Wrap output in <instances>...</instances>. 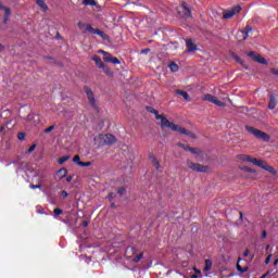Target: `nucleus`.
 Listing matches in <instances>:
<instances>
[{
  "label": "nucleus",
  "instance_id": "1",
  "mask_svg": "<svg viewBox=\"0 0 278 278\" xmlns=\"http://www.w3.org/2000/svg\"><path fill=\"white\" fill-rule=\"evenodd\" d=\"M148 111L155 115L156 121H161L162 128L168 127L169 129H172V131H177L181 136H188L192 140L197 139V135L184 127H180L179 125L172 123L170 121H168V118H166V116L160 115V112H157V110L153 108H148Z\"/></svg>",
  "mask_w": 278,
  "mask_h": 278
},
{
  "label": "nucleus",
  "instance_id": "2",
  "mask_svg": "<svg viewBox=\"0 0 278 278\" xmlns=\"http://www.w3.org/2000/svg\"><path fill=\"white\" fill-rule=\"evenodd\" d=\"M94 142H98L99 147H112L116 143V137L112 134H100L98 137L93 138Z\"/></svg>",
  "mask_w": 278,
  "mask_h": 278
},
{
  "label": "nucleus",
  "instance_id": "3",
  "mask_svg": "<svg viewBox=\"0 0 278 278\" xmlns=\"http://www.w3.org/2000/svg\"><path fill=\"white\" fill-rule=\"evenodd\" d=\"M245 129L249 131V134H252V136L258 140H263L264 142H268V140H270V137L260 129L253 128L251 126H245Z\"/></svg>",
  "mask_w": 278,
  "mask_h": 278
},
{
  "label": "nucleus",
  "instance_id": "4",
  "mask_svg": "<svg viewBox=\"0 0 278 278\" xmlns=\"http://www.w3.org/2000/svg\"><path fill=\"white\" fill-rule=\"evenodd\" d=\"M84 92L86 93L89 105H91L93 110H99V104H97V99H94V92H92V89H90L88 86H85Z\"/></svg>",
  "mask_w": 278,
  "mask_h": 278
},
{
  "label": "nucleus",
  "instance_id": "5",
  "mask_svg": "<svg viewBox=\"0 0 278 278\" xmlns=\"http://www.w3.org/2000/svg\"><path fill=\"white\" fill-rule=\"evenodd\" d=\"M241 11H242V7L235 5L230 10H226L223 12V18H225L226 21L229 18H233L236 14H240Z\"/></svg>",
  "mask_w": 278,
  "mask_h": 278
},
{
  "label": "nucleus",
  "instance_id": "6",
  "mask_svg": "<svg viewBox=\"0 0 278 278\" xmlns=\"http://www.w3.org/2000/svg\"><path fill=\"white\" fill-rule=\"evenodd\" d=\"M178 14H180L182 18H190L192 16V11L188 7V3L181 2L180 7L178 8Z\"/></svg>",
  "mask_w": 278,
  "mask_h": 278
},
{
  "label": "nucleus",
  "instance_id": "7",
  "mask_svg": "<svg viewBox=\"0 0 278 278\" xmlns=\"http://www.w3.org/2000/svg\"><path fill=\"white\" fill-rule=\"evenodd\" d=\"M188 167L191 168V170H194L195 173H207V170H210L208 166L192 162L188 163Z\"/></svg>",
  "mask_w": 278,
  "mask_h": 278
},
{
  "label": "nucleus",
  "instance_id": "8",
  "mask_svg": "<svg viewBox=\"0 0 278 278\" xmlns=\"http://www.w3.org/2000/svg\"><path fill=\"white\" fill-rule=\"evenodd\" d=\"M248 58H251L254 62H257V64L268 65V61H266L262 55L258 53L251 51L248 53Z\"/></svg>",
  "mask_w": 278,
  "mask_h": 278
},
{
  "label": "nucleus",
  "instance_id": "9",
  "mask_svg": "<svg viewBox=\"0 0 278 278\" xmlns=\"http://www.w3.org/2000/svg\"><path fill=\"white\" fill-rule=\"evenodd\" d=\"M204 101H208L210 103H214L215 105H217V108H225V102L218 100V98L214 97L213 94H205L203 98Z\"/></svg>",
  "mask_w": 278,
  "mask_h": 278
},
{
  "label": "nucleus",
  "instance_id": "10",
  "mask_svg": "<svg viewBox=\"0 0 278 278\" xmlns=\"http://www.w3.org/2000/svg\"><path fill=\"white\" fill-rule=\"evenodd\" d=\"M100 53H102L104 55L103 56L104 62H110L111 64H115V65L121 64V61L118 60V58L112 56L111 53H108L103 50H100Z\"/></svg>",
  "mask_w": 278,
  "mask_h": 278
},
{
  "label": "nucleus",
  "instance_id": "11",
  "mask_svg": "<svg viewBox=\"0 0 278 278\" xmlns=\"http://www.w3.org/2000/svg\"><path fill=\"white\" fill-rule=\"evenodd\" d=\"M89 34H94L97 36H100L102 40H108V34H105L103 30L99 28H93L92 26H88Z\"/></svg>",
  "mask_w": 278,
  "mask_h": 278
},
{
  "label": "nucleus",
  "instance_id": "12",
  "mask_svg": "<svg viewBox=\"0 0 278 278\" xmlns=\"http://www.w3.org/2000/svg\"><path fill=\"white\" fill-rule=\"evenodd\" d=\"M243 160L245 162H252V164H254L255 166H260V168H264V165L266 164V162L262 160L253 159L250 155H244Z\"/></svg>",
  "mask_w": 278,
  "mask_h": 278
},
{
  "label": "nucleus",
  "instance_id": "13",
  "mask_svg": "<svg viewBox=\"0 0 278 278\" xmlns=\"http://www.w3.org/2000/svg\"><path fill=\"white\" fill-rule=\"evenodd\" d=\"M277 103H278V96L277 93H270L269 94V103H268V110H275V108H277Z\"/></svg>",
  "mask_w": 278,
  "mask_h": 278
},
{
  "label": "nucleus",
  "instance_id": "14",
  "mask_svg": "<svg viewBox=\"0 0 278 278\" xmlns=\"http://www.w3.org/2000/svg\"><path fill=\"white\" fill-rule=\"evenodd\" d=\"M186 47L187 53H192V51H197V45H194V41H192V39L186 40Z\"/></svg>",
  "mask_w": 278,
  "mask_h": 278
},
{
  "label": "nucleus",
  "instance_id": "15",
  "mask_svg": "<svg viewBox=\"0 0 278 278\" xmlns=\"http://www.w3.org/2000/svg\"><path fill=\"white\" fill-rule=\"evenodd\" d=\"M136 253H138V250L134 247H127L126 251H125V255L128 258H131L132 256L136 255Z\"/></svg>",
  "mask_w": 278,
  "mask_h": 278
},
{
  "label": "nucleus",
  "instance_id": "16",
  "mask_svg": "<svg viewBox=\"0 0 278 278\" xmlns=\"http://www.w3.org/2000/svg\"><path fill=\"white\" fill-rule=\"evenodd\" d=\"M0 10H4V23H8V17L10 16V14H12V10L1 4V2H0Z\"/></svg>",
  "mask_w": 278,
  "mask_h": 278
},
{
  "label": "nucleus",
  "instance_id": "17",
  "mask_svg": "<svg viewBox=\"0 0 278 278\" xmlns=\"http://www.w3.org/2000/svg\"><path fill=\"white\" fill-rule=\"evenodd\" d=\"M251 31H253V27L251 25H247L243 30L241 31V34L243 35V40H247V38H249V34H251Z\"/></svg>",
  "mask_w": 278,
  "mask_h": 278
},
{
  "label": "nucleus",
  "instance_id": "18",
  "mask_svg": "<svg viewBox=\"0 0 278 278\" xmlns=\"http://www.w3.org/2000/svg\"><path fill=\"white\" fill-rule=\"evenodd\" d=\"M91 60L92 62H96L98 68H103V66L105 65L99 55L92 56Z\"/></svg>",
  "mask_w": 278,
  "mask_h": 278
},
{
  "label": "nucleus",
  "instance_id": "19",
  "mask_svg": "<svg viewBox=\"0 0 278 278\" xmlns=\"http://www.w3.org/2000/svg\"><path fill=\"white\" fill-rule=\"evenodd\" d=\"M240 262H242V257H239L237 261V270L241 274L247 273V270H249V266L242 267Z\"/></svg>",
  "mask_w": 278,
  "mask_h": 278
},
{
  "label": "nucleus",
  "instance_id": "20",
  "mask_svg": "<svg viewBox=\"0 0 278 278\" xmlns=\"http://www.w3.org/2000/svg\"><path fill=\"white\" fill-rule=\"evenodd\" d=\"M36 3L38 5V8H40V10H42V12H47V10H49V7L45 2V0H37Z\"/></svg>",
  "mask_w": 278,
  "mask_h": 278
},
{
  "label": "nucleus",
  "instance_id": "21",
  "mask_svg": "<svg viewBox=\"0 0 278 278\" xmlns=\"http://www.w3.org/2000/svg\"><path fill=\"white\" fill-rule=\"evenodd\" d=\"M78 27L85 34V31H88V27H92V25L86 24L84 22H78Z\"/></svg>",
  "mask_w": 278,
  "mask_h": 278
},
{
  "label": "nucleus",
  "instance_id": "22",
  "mask_svg": "<svg viewBox=\"0 0 278 278\" xmlns=\"http://www.w3.org/2000/svg\"><path fill=\"white\" fill-rule=\"evenodd\" d=\"M176 94H179L181 98L185 99V101H190V94H188L186 91L184 90H176Z\"/></svg>",
  "mask_w": 278,
  "mask_h": 278
},
{
  "label": "nucleus",
  "instance_id": "23",
  "mask_svg": "<svg viewBox=\"0 0 278 278\" xmlns=\"http://www.w3.org/2000/svg\"><path fill=\"white\" fill-rule=\"evenodd\" d=\"M150 161L155 166L156 170H160L161 165H160V161H157V157H155V155H151Z\"/></svg>",
  "mask_w": 278,
  "mask_h": 278
},
{
  "label": "nucleus",
  "instance_id": "24",
  "mask_svg": "<svg viewBox=\"0 0 278 278\" xmlns=\"http://www.w3.org/2000/svg\"><path fill=\"white\" fill-rule=\"evenodd\" d=\"M150 161L155 166L156 170H160L161 165H160V161H157V157H155V155H151Z\"/></svg>",
  "mask_w": 278,
  "mask_h": 278
},
{
  "label": "nucleus",
  "instance_id": "25",
  "mask_svg": "<svg viewBox=\"0 0 278 278\" xmlns=\"http://www.w3.org/2000/svg\"><path fill=\"white\" fill-rule=\"evenodd\" d=\"M103 73L108 76V77H113L114 76V72H112V70H110V67H108V65H103V67H101Z\"/></svg>",
  "mask_w": 278,
  "mask_h": 278
},
{
  "label": "nucleus",
  "instance_id": "26",
  "mask_svg": "<svg viewBox=\"0 0 278 278\" xmlns=\"http://www.w3.org/2000/svg\"><path fill=\"white\" fill-rule=\"evenodd\" d=\"M58 175H60L61 179H64V177H66L68 175V169L62 167L58 170Z\"/></svg>",
  "mask_w": 278,
  "mask_h": 278
},
{
  "label": "nucleus",
  "instance_id": "27",
  "mask_svg": "<svg viewBox=\"0 0 278 278\" xmlns=\"http://www.w3.org/2000/svg\"><path fill=\"white\" fill-rule=\"evenodd\" d=\"M263 169L264 170H267L268 173H271V175H275V167H273V166H269L268 164H264V166H263Z\"/></svg>",
  "mask_w": 278,
  "mask_h": 278
},
{
  "label": "nucleus",
  "instance_id": "28",
  "mask_svg": "<svg viewBox=\"0 0 278 278\" xmlns=\"http://www.w3.org/2000/svg\"><path fill=\"white\" fill-rule=\"evenodd\" d=\"M83 5H90L91 8H94V5H97V1H94V0H84Z\"/></svg>",
  "mask_w": 278,
  "mask_h": 278
},
{
  "label": "nucleus",
  "instance_id": "29",
  "mask_svg": "<svg viewBox=\"0 0 278 278\" xmlns=\"http://www.w3.org/2000/svg\"><path fill=\"white\" fill-rule=\"evenodd\" d=\"M231 58L233 60H236V62H238V64H244V61L240 56H238V54H236L233 52H231Z\"/></svg>",
  "mask_w": 278,
  "mask_h": 278
},
{
  "label": "nucleus",
  "instance_id": "30",
  "mask_svg": "<svg viewBox=\"0 0 278 278\" xmlns=\"http://www.w3.org/2000/svg\"><path fill=\"white\" fill-rule=\"evenodd\" d=\"M169 68L172 71V73H177V71H179V65H177V63H175V62H172L169 64Z\"/></svg>",
  "mask_w": 278,
  "mask_h": 278
},
{
  "label": "nucleus",
  "instance_id": "31",
  "mask_svg": "<svg viewBox=\"0 0 278 278\" xmlns=\"http://www.w3.org/2000/svg\"><path fill=\"white\" fill-rule=\"evenodd\" d=\"M208 270H212V260H205L204 271L207 273Z\"/></svg>",
  "mask_w": 278,
  "mask_h": 278
},
{
  "label": "nucleus",
  "instance_id": "32",
  "mask_svg": "<svg viewBox=\"0 0 278 278\" xmlns=\"http://www.w3.org/2000/svg\"><path fill=\"white\" fill-rule=\"evenodd\" d=\"M142 257H144V253L140 252L137 256L132 258L134 264H138V262L142 260Z\"/></svg>",
  "mask_w": 278,
  "mask_h": 278
},
{
  "label": "nucleus",
  "instance_id": "33",
  "mask_svg": "<svg viewBox=\"0 0 278 278\" xmlns=\"http://www.w3.org/2000/svg\"><path fill=\"white\" fill-rule=\"evenodd\" d=\"M68 160H71V156H62L59 159V164L62 165L64 164L65 162H68Z\"/></svg>",
  "mask_w": 278,
  "mask_h": 278
},
{
  "label": "nucleus",
  "instance_id": "34",
  "mask_svg": "<svg viewBox=\"0 0 278 278\" xmlns=\"http://www.w3.org/2000/svg\"><path fill=\"white\" fill-rule=\"evenodd\" d=\"M61 214H64L62 208H54V218H58V216H61Z\"/></svg>",
  "mask_w": 278,
  "mask_h": 278
},
{
  "label": "nucleus",
  "instance_id": "35",
  "mask_svg": "<svg viewBox=\"0 0 278 278\" xmlns=\"http://www.w3.org/2000/svg\"><path fill=\"white\" fill-rule=\"evenodd\" d=\"M177 147H180V149H184L185 151H190V146H186V144H184L181 142H178Z\"/></svg>",
  "mask_w": 278,
  "mask_h": 278
},
{
  "label": "nucleus",
  "instance_id": "36",
  "mask_svg": "<svg viewBox=\"0 0 278 278\" xmlns=\"http://www.w3.org/2000/svg\"><path fill=\"white\" fill-rule=\"evenodd\" d=\"M73 162H75L79 166V163H81V157L79 155H75Z\"/></svg>",
  "mask_w": 278,
  "mask_h": 278
},
{
  "label": "nucleus",
  "instance_id": "37",
  "mask_svg": "<svg viewBox=\"0 0 278 278\" xmlns=\"http://www.w3.org/2000/svg\"><path fill=\"white\" fill-rule=\"evenodd\" d=\"M79 166H83V167H88V166H92V162H83L79 163Z\"/></svg>",
  "mask_w": 278,
  "mask_h": 278
},
{
  "label": "nucleus",
  "instance_id": "38",
  "mask_svg": "<svg viewBox=\"0 0 278 278\" xmlns=\"http://www.w3.org/2000/svg\"><path fill=\"white\" fill-rule=\"evenodd\" d=\"M127 190L125 189V187H122L117 190V194H119V197H123V194H125Z\"/></svg>",
  "mask_w": 278,
  "mask_h": 278
},
{
  "label": "nucleus",
  "instance_id": "39",
  "mask_svg": "<svg viewBox=\"0 0 278 278\" xmlns=\"http://www.w3.org/2000/svg\"><path fill=\"white\" fill-rule=\"evenodd\" d=\"M53 129H55V126H54V125H52V126L46 128L45 134H51V131H52Z\"/></svg>",
  "mask_w": 278,
  "mask_h": 278
},
{
  "label": "nucleus",
  "instance_id": "40",
  "mask_svg": "<svg viewBox=\"0 0 278 278\" xmlns=\"http://www.w3.org/2000/svg\"><path fill=\"white\" fill-rule=\"evenodd\" d=\"M189 151H190V153H192L193 155H197V153H199V150H198L197 148H192V147L189 148Z\"/></svg>",
  "mask_w": 278,
  "mask_h": 278
},
{
  "label": "nucleus",
  "instance_id": "41",
  "mask_svg": "<svg viewBox=\"0 0 278 278\" xmlns=\"http://www.w3.org/2000/svg\"><path fill=\"white\" fill-rule=\"evenodd\" d=\"M30 188L31 190H37V189L40 190V188H42V185H30Z\"/></svg>",
  "mask_w": 278,
  "mask_h": 278
},
{
  "label": "nucleus",
  "instance_id": "42",
  "mask_svg": "<svg viewBox=\"0 0 278 278\" xmlns=\"http://www.w3.org/2000/svg\"><path fill=\"white\" fill-rule=\"evenodd\" d=\"M17 138H18L20 140H25V134H24V132H18V134H17Z\"/></svg>",
  "mask_w": 278,
  "mask_h": 278
},
{
  "label": "nucleus",
  "instance_id": "43",
  "mask_svg": "<svg viewBox=\"0 0 278 278\" xmlns=\"http://www.w3.org/2000/svg\"><path fill=\"white\" fill-rule=\"evenodd\" d=\"M34 151H36V144L29 147L28 153H34Z\"/></svg>",
  "mask_w": 278,
  "mask_h": 278
},
{
  "label": "nucleus",
  "instance_id": "44",
  "mask_svg": "<svg viewBox=\"0 0 278 278\" xmlns=\"http://www.w3.org/2000/svg\"><path fill=\"white\" fill-rule=\"evenodd\" d=\"M61 197H62L63 199H66V197H68V192H67L66 190H63V191L61 192Z\"/></svg>",
  "mask_w": 278,
  "mask_h": 278
},
{
  "label": "nucleus",
  "instance_id": "45",
  "mask_svg": "<svg viewBox=\"0 0 278 278\" xmlns=\"http://www.w3.org/2000/svg\"><path fill=\"white\" fill-rule=\"evenodd\" d=\"M38 214H45V208L42 206H37Z\"/></svg>",
  "mask_w": 278,
  "mask_h": 278
},
{
  "label": "nucleus",
  "instance_id": "46",
  "mask_svg": "<svg viewBox=\"0 0 278 278\" xmlns=\"http://www.w3.org/2000/svg\"><path fill=\"white\" fill-rule=\"evenodd\" d=\"M269 72H270L273 75H276V77H278V70L271 68Z\"/></svg>",
  "mask_w": 278,
  "mask_h": 278
},
{
  "label": "nucleus",
  "instance_id": "47",
  "mask_svg": "<svg viewBox=\"0 0 278 278\" xmlns=\"http://www.w3.org/2000/svg\"><path fill=\"white\" fill-rule=\"evenodd\" d=\"M270 257H273V254H269L266 260H265V264H270Z\"/></svg>",
  "mask_w": 278,
  "mask_h": 278
},
{
  "label": "nucleus",
  "instance_id": "48",
  "mask_svg": "<svg viewBox=\"0 0 278 278\" xmlns=\"http://www.w3.org/2000/svg\"><path fill=\"white\" fill-rule=\"evenodd\" d=\"M149 51H151V49L148 48V49L142 50L141 53H142L143 55H147V53H149Z\"/></svg>",
  "mask_w": 278,
  "mask_h": 278
},
{
  "label": "nucleus",
  "instance_id": "49",
  "mask_svg": "<svg viewBox=\"0 0 278 278\" xmlns=\"http://www.w3.org/2000/svg\"><path fill=\"white\" fill-rule=\"evenodd\" d=\"M267 237H268V232H266V230H263L262 238L264 239V238H267Z\"/></svg>",
  "mask_w": 278,
  "mask_h": 278
},
{
  "label": "nucleus",
  "instance_id": "50",
  "mask_svg": "<svg viewBox=\"0 0 278 278\" xmlns=\"http://www.w3.org/2000/svg\"><path fill=\"white\" fill-rule=\"evenodd\" d=\"M249 253H250V251H249V249H247V250L243 252V257H249Z\"/></svg>",
  "mask_w": 278,
  "mask_h": 278
},
{
  "label": "nucleus",
  "instance_id": "51",
  "mask_svg": "<svg viewBox=\"0 0 278 278\" xmlns=\"http://www.w3.org/2000/svg\"><path fill=\"white\" fill-rule=\"evenodd\" d=\"M66 181H67V184H71V181H73V176H67Z\"/></svg>",
  "mask_w": 278,
  "mask_h": 278
},
{
  "label": "nucleus",
  "instance_id": "52",
  "mask_svg": "<svg viewBox=\"0 0 278 278\" xmlns=\"http://www.w3.org/2000/svg\"><path fill=\"white\" fill-rule=\"evenodd\" d=\"M112 199H114V192L109 193V200L112 201Z\"/></svg>",
  "mask_w": 278,
  "mask_h": 278
},
{
  "label": "nucleus",
  "instance_id": "53",
  "mask_svg": "<svg viewBox=\"0 0 278 278\" xmlns=\"http://www.w3.org/2000/svg\"><path fill=\"white\" fill-rule=\"evenodd\" d=\"M88 225H89L88 220L83 222V227H88Z\"/></svg>",
  "mask_w": 278,
  "mask_h": 278
},
{
  "label": "nucleus",
  "instance_id": "54",
  "mask_svg": "<svg viewBox=\"0 0 278 278\" xmlns=\"http://www.w3.org/2000/svg\"><path fill=\"white\" fill-rule=\"evenodd\" d=\"M3 49H5V46L0 43V53L3 51Z\"/></svg>",
  "mask_w": 278,
  "mask_h": 278
},
{
  "label": "nucleus",
  "instance_id": "55",
  "mask_svg": "<svg viewBox=\"0 0 278 278\" xmlns=\"http://www.w3.org/2000/svg\"><path fill=\"white\" fill-rule=\"evenodd\" d=\"M245 170H247L248 173H253V169H251V168H249V167H247Z\"/></svg>",
  "mask_w": 278,
  "mask_h": 278
},
{
  "label": "nucleus",
  "instance_id": "56",
  "mask_svg": "<svg viewBox=\"0 0 278 278\" xmlns=\"http://www.w3.org/2000/svg\"><path fill=\"white\" fill-rule=\"evenodd\" d=\"M277 264H278V258L275 260L274 266H277Z\"/></svg>",
  "mask_w": 278,
  "mask_h": 278
},
{
  "label": "nucleus",
  "instance_id": "57",
  "mask_svg": "<svg viewBox=\"0 0 278 278\" xmlns=\"http://www.w3.org/2000/svg\"><path fill=\"white\" fill-rule=\"evenodd\" d=\"M191 278H199V276L193 274Z\"/></svg>",
  "mask_w": 278,
  "mask_h": 278
},
{
  "label": "nucleus",
  "instance_id": "58",
  "mask_svg": "<svg viewBox=\"0 0 278 278\" xmlns=\"http://www.w3.org/2000/svg\"><path fill=\"white\" fill-rule=\"evenodd\" d=\"M264 277H268V271L262 276V278H264Z\"/></svg>",
  "mask_w": 278,
  "mask_h": 278
},
{
  "label": "nucleus",
  "instance_id": "59",
  "mask_svg": "<svg viewBox=\"0 0 278 278\" xmlns=\"http://www.w3.org/2000/svg\"><path fill=\"white\" fill-rule=\"evenodd\" d=\"M264 277H268V271L262 276V278H264Z\"/></svg>",
  "mask_w": 278,
  "mask_h": 278
},
{
  "label": "nucleus",
  "instance_id": "60",
  "mask_svg": "<svg viewBox=\"0 0 278 278\" xmlns=\"http://www.w3.org/2000/svg\"><path fill=\"white\" fill-rule=\"evenodd\" d=\"M111 207H116V204L112 203V204H111Z\"/></svg>",
  "mask_w": 278,
  "mask_h": 278
},
{
  "label": "nucleus",
  "instance_id": "61",
  "mask_svg": "<svg viewBox=\"0 0 278 278\" xmlns=\"http://www.w3.org/2000/svg\"><path fill=\"white\" fill-rule=\"evenodd\" d=\"M239 214H240V218H242V212H240Z\"/></svg>",
  "mask_w": 278,
  "mask_h": 278
},
{
  "label": "nucleus",
  "instance_id": "62",
  "mask_svg": "<svg viewBox=\"0 0 278 278\" xmlns=\"http://www.w3.org/2000/svg\"><path fill=\"white\" fill-rule=\"evenodd\" d=\"M3 129H4V128H3V127H1V128H0V131H3Z\"/></svg>",
  "mask_w": 278,
  "mask_h": 278
},
{
  "label": "nucleus",
  "instance_id": "63",
  "mask_svg": "<svg viewBox=\"0 0 278 278\" xmlns=\"http://www.w3.org/2000/svg\"><path fill=\"white\" fill-rule=\"evenodd\" d=\"M195 273H201L200 270H195Z\"/></svg>",
  "mask_w": 278,
  "mask_h": 278
}]
</instances>
